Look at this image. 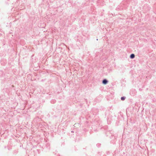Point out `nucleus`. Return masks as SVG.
I'll use <instances>...</instances> for the list:
<instances>
[{
  "label": "nucleus",
  "instance_id": "f257e3e1",
  "mask_svg": "<svg viewBox=\"0 0 156 156\" xmlns=\"http://www.w3.org/2000/svg\"><path fill=\"white\" fill-rule=\"evenodd\" d=\"M107 82H108V81L106 79L104 80L102 82L103 84H106L107 83Z\"/></svg>",
  "mask_w": 156,
  "mask_h": 156
},
{
  "label": "nucleus",
  "instance_id": "f03ea898",
  "mask_svg": "<svg viewBox=\"0 0 156 156\" xmlns=\"http://www.w3.org/2000/svg\"><path fill=\"white\" fill-rule=\"evenodd\" d=\"M135 55L133 54H132L130 56L131 58H133L134 57Z\"/></svg>",
  "mask_w": 156,
  "mask_h": 156
},
{
  "label": "nucleus",
  "instance_id": "7ed1b4c3",
  "mask_svg": "<svg viewBox=\"0 0 156 156\" xmlns=\"http://www.w3.org/2000/svg\"><path fill=\"white\" fill-rule=\"evenodd\" d=\"M125 99V98L124 97H122L121 98V99L122 100H124Z\"/></svg>",
  "mask_w": 156,
  "mask_h": 156
}]
</instances>
